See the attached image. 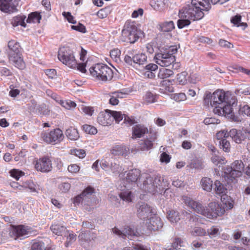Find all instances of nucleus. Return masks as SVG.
Instances as JSON below:
<instances>
[{
  "label": "nucleus",
  "instance_id": "09e8293b",
  "mask_svg": "<svg viewBox=\"0 0 250 250\" xmlns=\"http://www.w3.org/2000/svg\"><path fill=\"white\" fill-rule=\"evenodd\" d=\"M110 13V8L108 7H104L99 10L97 13V16L100 19H104Z\"/></svg>",
  "mask_w": 250,
  "mask_h": 250
},
{
  "label": "nucleus",
  "instance_id": "5701e85b",
  "mask_svg": "<svg viewBox=\"0 0 250 250\" xmlns=\"http://www.w3.org/2000/svg\"><path fill=\"white\" fill-rule=\"evenodd\" d=\"M141 175L140 171L138 169H133L129 171L126 177V181L128 183H135Z\"/></svg>",
  "mask_w": 250,
  "mask_h": 250
},
{
  "label": "nucleus",
  "instance_id": "2f4dec72",
  "mask_svg": "<svg viewBox=\"0 0 250 250\" xmlns=\"http://www.w3.org/2000/svg\"><path fill=\"white\" fill-rule=\"evenodd\" d=\"M65 134L67 137L71 140H77L79 138V134L77 129L70 127L66 129Z\"/></svg>",
  "mask_w": 250,
  "mask_h": 250
},
{
  "label": "nucleus",
  "instance_id": "0eeeda50",
  "mask_svg": "<svg viewBox=\"0 0 250 250\" xmlns=\"http://www.w3.org/2000/svg\"><path fill=\"white\" fill-rule=\"evenodd\" d=\"M177 52L176 46H170L164 52L155 54L154 59L156 63L162 67H167L176 61L174 56Z\"/></svg>",
  "mask_w": 250,
  "mask_h": 250
},
{
  "label": "nucleus",
  "instance_id": "7c9ffc66",
  "mask_svg": "<svg viewBox=\"0 0 250 250\" xmlns=\"http://www.w3.org/2000/svg\"><path fill=\"white\" fill-rule=\"evenodd\" d=\"M212 181L210 178L205 177L201 180V185L202 188L207 191H210L212 188Z\"/></svg>",
  "mask_w": 250,
  "mask_h": 250
},
{
  "label": "nucleus",
  "instance_id": "ddd939ff",
  "mask_svg": "<svg viewBox=\"0 0 250 250\" xmlns=\"http://www.w3.org/2000/svg\"><path fill=\"white\" fill-rule=\"evenodd\" d=\"M144 223L146 229L150 231H157L160 229L163 226V223L160 217L157 216L154 213L153 214L146 220Z\"/></svg>",
  "mask_w": 250,
  "mask_h": 250
},
{
  "label": "nucleus",
  "instance_id": "a18cd8bd",
  "mask_svg": "<svg viewBox=\"0 0 250 250\" xmlns=\"http://www.w3.org/2000/svg\"><path fill=\"white\" fill-rule=\"evenodd\" d=\"M206 231L207 235H208L210 238L215 237L220 234L219 228L215 226L211 227Z\"/></svg>",
  "mask_w": 250,
  "mask_h": 250
},
{
  "label": "nucleus",
  "instance_id": "7ed1b4c3",
  "mask_svg": "<svg viewBox=\"0 0 250 250\" xmlns=\"http://www.w3.org/2000/svg\"><path fill=\"white\" fill-rule=\"evenodd\" d=\"M58 59L68 67L77 69L83 73L86 72V62L78 63L72 50L67 47L60 48L58 54Z\"/></svg>",
  "mask_w": 250,
  "mask_h": 250
},
{
  "label": "nucleus",
  "instance_id": "e2e57ef3",
  "mask_svg": "<svg viewBox=\"0 0 250 250\" xmlns=\"http://www.w3.org/2000/svg\"><path fill=\"white\" fill-rule=\"evenodd\" d=\"M71 185L69 183L63 182L59 185V188L62 192H66L70 188Z\"/></svg>",
  "mask_w": 250,
  "mask_h": 250
},
{
  "label": "nucleus",
  "instance_id": "2eb2a0df",
  "mask_svg": "<svg viewBox=\"0 0 250 250\" xmlns=\"http://www.w3.org/2000/svg\"><path fill=\"white\" fill-rule=\"evenodd\" d=\"M149 132L151 134L149 138L141 140L139 144L138 148L142 151L148 150L153 148V142L157 139V132H152L151 128H149Z\"/></svg>",
  "mask_w": 250,
  "mask_h": 250
},
{
  "label": "nucleus",
  "instance_id": "f3484780",
  "mask_svg": "<svg viewBox=\"0 0 250 250\" xmlns=\"http://www.w3.org/2000/svg\"><path fill=\"white\" fill-rule=\"evenodd\" d=\"M98 123L104 126L111 125L113 123V118L111 110L106 109L100 112L97 117Z\"/></svg>",
  "mask_w": 250,
  "mask_h": 250
},
{
  "label": "nucleus",
  "instance_id": "473e14b6",
  "mask_svg": "<svg viewBox=\"0 0 250 250\" xmlns=\"http://www.w3.org/2000/svg\"><path fill=\"white\" fill-rule=\"evenodd\" d=\"M42 19V16L40 13L38 12H32L28 15L26 20L27 23H40Z\"/></svg>",
  "mask_w": 250,
  "mask_h": 250
},
{
  "label": "nucleus",
  "instance_id": "c03bdc74",
  "mask_svg": "<svg viewBox=\"0 0 250 250\" xmlns=\"http://www.w3.org/2000/svg\"><path fill=\"white\" fill-rule=\"evenodd\" d=\"M59 103L62 106L67 109H71L76 106V104L70 100L65 101L60 100Z\"/></svg>",
  "mask_w": 250,
  "mask_h": 250
},
{
  "label": "nucleus",
  "instance_id": "dca6fc26",
  "mask_svg": "<svg viewBox=\"0 0 250 250\" xmlns=\"http://www.w3.org/2000/svg\"><path fill=\"white\" fill-rule=\"evenodd\" d=\"M112 231L114 234L124 239L126 237L139 235V232L136 229H134V227H131L130 226H125L123 230L114 227L112 229Z\"/></svg>",
  "mask_w": 250,
  "mask_h": 250
},
{
  "label": "nucleus",
  "instance_id": "c756f323",
  "mask_svg": "<svg viewBox=\"0 0 250 250\" xmlns=\"http://www.w3.org/2000/svg\"><path fill=\"white\" fill-rule=\"evenodd\" d=\"M25 19V16L18 15L15 16L12 19L11 24L14 27L20 25L23 27H25L26 26V24L24 21Z\"/></svg>",
  "mask_w": 250,
  "mask_h": 250
},
{
  "label": "nucleus",
  "instance_id": "8fccbe9b",
  "mask_svg": "<svg viewBox=\"0 0 250 250\" xmlns=\"http://www.w3.org/2000/svg\"><path fill=\"white\" fill-rule=\"evenodd\" d=\"M204 102L205 104L208 105L209 104L212 107H215L214 103L212 101V94L210 92H206L204 97Z\"/></svg>",
  "mask_w": 250,
  "mask_h": 250
},
{
  "label": "nucleus",
  "instance_id": "79ce46f5",
  "mask_svg": "<svg viewBox=\"0 0 250 250\" xmlns=\"http://www.w3.org/2000/svg\"><path fill=\"white\" fill-rule=\"evenodd\" d=\"M188 73L186 71H183L179 73L176 76V80L179 84L184 85L187 82V76Z\"/></svg>",
  "mask_w": 250,
  "mask_h": 250
},
{
  "label": "nucleus",
  "instance_id": "cd10ccee",
  "mask_svg": "<svg viewBox=\"0 0 250 250\" xmlns=\"http://www.w3.org/2000/svg\"><path fill=\"white\" fill-rule=\"evenodd\" d=\"M8 47L10 50L8 54H18L21 53V46L19 43L16 40H12L8 43Z\"/></svg>",
  "mask_w": 250,
  "mask_h": 250
},
{
  "label": "nucleus",
  "instance_id": "603ef678",
  "mask_svg": "<svg viewBox=\"0 0 250 250\" xmlns=\"http://www.w3.org/2000/svg\"><path fill=\"white\" fill-rule=\"evenodd\" d=\"M156 96L151 92H147L144 97V100L147 104L154 103L156 101Z\"/></svg>",
  "mask_w": 250,
  "mask_h": 250
},
{
  "label": "nucleus",
  "instance_id": "58836bf2",
  "mask_svg": "<svg viewBox=\"0 0 250 250\" xmlns=\"http://www.w3.org/2000/svg\"><path fill=\"white\" fill-rule=\"evenodd\" d=\"M211 162L215 165H224L227 163L226 158L224 157H220L215 154L212 155L211 158Z\"/></svg>",
  "mask_w": 250,
  "mask_h": 250
},
{
  "label": "nucleus",
  "instance_id": "6e6d98bb",
  "mask_svg": "<svg viewBox=\"0 0 250 250\" xmlns=\"http://www.w3.org/2000/svg\"><path fill=\"white\" fill-rule=\"evenodd\" d=\"M68 233V236L66 237V241L65 242V246L67 247L69 245L71 244L72 242H74L76 240V234L74 233L73 232L71 233L67 232Z\"/></svg>",
  "mask_w": 250,
  "mask_h": 250
},
{
  "label": "nucleus",
  "instance_id": "052dcab7",
  "mask_svg": "<svg viewBox=\"0 0 250 250\" xmlns=\"http://www.w3.org/2000/svg\"><path fill=\"white\" fill-rule=\"evenodd\" d=\"M162 87H164V90L169 92H172L174 91V88L170 84L169 81H163L162 82Z\"/></svg>",
  "mask_w": 250,
  "mask_h": 250
},
{
  "label": "nucleus",
  "instance_id": "b1692460",
  "mask_svg": "<svg viewBox=\"0 0 250 250\" xmlns=\"http://www.w3.org/2000/svg\"><path fill=\"white\" fill-rule=\"evenodd\" d=\"M50 229L54 234L58 236H62L65 232H69V230L66 229L64 226L58 223L52 224L50 226Z\"/></svg>",
  "mask_w": 250,
  "mask_h": 250
},
{
  "label": "nucleus",
  "instance_id": "bb28decb",
  "mask_svg": "<svg viewBox=\"0 0 250 250\" xmlns=\"http://www.w3.org/2000/svg\"><path fill=\"white\" fill-rule=\"evenodd\" d=\"M40 140L46 144L51 145V130H42L39 133Z\"/></svg>",
  "mask_w": 250,
  "mask_h": 250
},
{
  "label": "nucleus",
  "instance_id": "6e6552de",
  "mask_svg": "<svg viewBox=\"0 0 250 250\" xmlns=\"http://www.w3.org/2000/svg\"><path fill=\"white\" fill-rule=\"evenodd\" d=\"M10 236L15 240L22 239L31 232V228L23 225H11Z\"/></svg>",
  "mask_w": 250,
  "mask_h": 250
},
{
  "label": "nucleus",
  "instance_id": "13d9d810",
  "mask_svg": "<svg viewBox=\"0 0 250 250\" xmlns=\"http://www.w3.org/2000/svg\"><path fill=\"white\" fill-rule=\"evenodd\" d=\"M121 55V51L119 49H113L110 52V56L111 58L115 61L116 62L118 61Z\"/></svg>",
  "mask_w": 250,
  "mask_h": 250
},
{
  "label": "nucleus",
  "instance_id": "1a4fd4ad",
  "mask_svg": "<svg viewBox=\"0 0 250 250\" xmlns=\"http://www.w3.org/2000/svg\"><path fill=\"white\" fill-rule=\"evenodd\" d=\"M136 214L137 216L145 221L154 213L153 208L145 202H139L136 204Z\"/></svg>",
  "mask_w": 250,
  "mask_h": 250
},
{
  "label": "nucleus",
  "instance_id": "20e7f679",
  "mask_svg": "<svg viewBox=\"0 0 250 250\" xmlns=\"http://www.w3.org/2000/svg\"><path fill=\"white\" fill-rule=\"evenodd\" d=\"M143 34V32L137 28L135 21H127L122 30L121 40L124 42L133 44Z\"/></svg>",
  "mask_w": 250,
  "mask_h": 250
},
{
  "label": "nucleus",
  "instance_id": "423d86ee",
  "mask_svg": "<svg viewBox=\"0 0 250 250\" xmlns=\"http://www.w3.org/2000/svg\"><path fill=\"white\" fill-rule=\"evenodd\" d=\"M91 76L97 80L110 81L113 77V70L106 64L97 63L89 68Z\"/></svg>",
  "mask_w": 250,
  "mask_h": 250
},
{
  "label": "nucleus",
  "instance_id": "9b49d317",
  "mask_svg": "<svg viewBox=\"0 0 250 250\" xmlns=\"http://www.w3.org/2000/svg\"><path fill=\"white\" fill-rule=\"evenodd\" d=\"M34 165L37 171L43 173L48 172L52 168V161L48 156L36 159L34 161Z\"/></svg>",
  "mask_w": 250,
  "mask_h": 250
},
{
  "label": "nucleus",
  "instance_id": "49530a36",
  "mask_svg": "<svg viewBox=\"0 0 250 250\" xmlns=\"http://www.w3.org/2000/svg\"><path fill=\"white\" fill-rule=\"evenodd\" d=\"M132 192L129 190L121 192L119 194L120 197L124 201L130 202L132 201Z\"/></svg>",
  "mask_w": 250,
  "mask_h": 250
},
{
  "label": "nucleus",
  "instance_id": "a211bd4d",
  "mask_svg": "<svg viewBox=\"0 0 250 250\" xmlns=\"http://www.w3.org/2000/svg\"><path fill=\"white\" fill-rule=\"evenodd\" d=\"M8 59L10 63L20 70L25 68V63L23 61L21 53L18 54H8Z\"/></svg>",
  "mask_w": 250,
  "mask_h": 250
},
{
  "label": "nucleus",
  "instance_id": "a19ab883",
  "mask_svg": "<svg viewBox=\"0 0 250 250\" xmlns=\"http://www.w3.org/2000/svg\"><path fill=\"white\" fill-rule=\"evenodd\" d=\"M221 200L227 209H231L233 207L234 201L229 196H225L221 197Z\"/></svg>",
  "mask_w": 250,
  "mask_h": 250
},
{
  "label": "nucleus",
  "instance_id": "6ab92c4d",
  "mask_svg": "<svg viewBox=\"0 0 250 250\" xmlns=\"http://www.w3.org/2000/svg\"><path fill=\"white\" fill-rule=\"evenodd\" d=\"M149 132V129L144 124H138L132 127V136L133 139L144 137Z\"/></svg>",
  "mask_w": 250,
  "mask_h": 250
},
{
  "label": "nucleus",
  "instance_id": "ea45409f",
  "mask_svg": "<svg viewBox=\"0 0 250 250\" xmlns=\"http://www.w3.org/2000/svg\"><path fill=\"white\" fill-rule=\"evenodd\" d=\"M191 234L195 236H204L207 235V231L203 228L195 227L191 231Z\"/></svg>",
  "mask_w": 250,
  "mask_h": 250
},
{
  "label": "nucleus",
  "instance_id": "bf43d9fd",
  "mask_svg": "<svg viewBox=\"0 0 250 250\" xmlns=\"http://www.w3.org/2000/svg\"><path fill=\"white\" fill-rule=\"evenodd\" d=\"M229 135V133L227 130H222L216 133V138L218 140L222 141L223 139H227Z\"/></svg>",
  "mask_w": 250,
  "mask_h": 250
},
{
  "label": "nucleus",
  "instance_id": "680f3d73",
  "mask_svg": "<svg viewBox=\"0 0 250 250\" xmlns=\"http://www.w3.org/2000/svg\"><path fill=\"white\" fill-rule=\"evenodd\" d=\"M239 114L250 117V106L247 104L241 106L239 109Z\"/></svg>",
  "mask_w": 250,
  "mask_h": 250
},
{
  "label": "nucleus",
  "instance_id": "39448f33",
  "mask_svg": "<svg viewBox=\"0 0 250 250\" xmlns=\"http://www.w3.org/2000/svg\"><path fill=\"white\" fill-rule=\"evenodd\" d=\"M244 164L242 160L234 161L230 166L223 168L224 177L228 183H236L237 178L242 175Z\"/></svg>",
  "mask_w": 250,
  "mask_h": 250
},
{
  "label": "nucleus",
  "instance_id": "4be33fe9",
  "mask_svg": "<svg viewBox=\"0 0 250 250\" xmlns=\"http://www.w3.org/2000/svg\"><path fill=\"white\" fill-rule=\"evenodd\" d=\"M64 135L62 131L56 128L51 129V145H56L60 143L63 139Z\"/></svg>",
  "mask_w": 250,
  "mask_h": 250
},
{
  "label": "nucleus",
  "instance_id": "a878e982",
  "mask_svg": "<svg viewBox=\"0 0 250 250\" xmlns=\"http://www.w3.org/2000/svg\"><path fill=\"white\" fill-rule=\"evenodd\" d=\"M144 189L148 192L154 193L156 190L153 184V177H147L143 183Z\"/></svg>",
  "mask_w": 250,
  "mask_h": 250
},
{
  "label": "nucleus",
  "instance_id": "37998d69",
  "mask_svg": "<svg viewBox=\"0 0 250 250\" xmlns=\"http://www.w3.org/2000/svg\"><path fill=\"white\" fill-rule=\"evenodd\" d=\"M220 148L226 152H229L230 151L231 146L230 143L227 139H223L219 141Z\"/></svg>",
  "mask_w": 250,
  "mask_h": 250
},
{
  "label": "nucleus",
  "instance_id": "9d476101",
  "mask_svg": "<svg viewBox=\"0 0 250 250\" xmlns=\"http://www.w3.org/2000/svg\"><path fill=\"white\" fill-rule=\"evenodd\" d=\"M230 102L223 106V107L220 106H216L213 109V112L215 114H217L220 116H224L231 119L235 122H239V119L238 117L235 116L233 112V108L230 105Z\"/></svg>",
  "mask_w": 250,
  "mask_h": 250
},
{
  "label": "nucleus",
  "instance_id": "de8ad7c7",
  "mask_svg": "<svg viewBox=\"0 0 250 250\" xmlns=\"http://www.w3.org/2000/svg\"><path fill=\"white\" fill-rule=\"evenodd\" d=\"M71 153L79 158H83L86 156V152L83 149H72L71 150Z\"/></svg>",
  "mask_w": 250,
  "mask_h": 250
},
{
  "label": "nucleus",
  "instance_id": "e433bc0d",
  "mask_svg": "<svg viewBox=\"0 0 250 250\" xmlns=\"http://www.w3.org/2000/svg\"><path fill=\"white\" fill-rule=\"evenodd\" d=\"M161 31L168 32L172 31L174 28V23L172 21L165 22L160 25Z\"/></svg>",
  "mask_w": 250,
  "mask_h": 250
},
{
  "label": "nucleus",
  "instance_id": "aec40b11",
  "mask_svg": "<svg viewBox=\"0 0 250 250\" xmlns=\"http://www.w3.org/2000/svg\"><path fill=\"white\" fill-rule=\"evenodd\" d=\"M129 148L124 145L115 144L110 149V153L114 156H126L129 153Z\"/></svg>",
  "mask_w": 250,
  "mask_h": 250
},
{
  "label": "nucleus",
  "instance_id": "774afa93",
  "mask_svg": "<svg viewBox=\"0 0 250 250\" xmlns=\"http://www.w3.org/2000/svg\"><path fill=\"white\" fill-rule=\"evenodd\" d=\"M122 250H148V249L145 248L143 246L135 245L132 247H125Z\"/></svg>",
  "mask_w": 250,
  "mask_h": 250
},
{
  "label": "nucleus",
  "instance_id": "69168bd1",
  "mask_svg": "<svg viewBox=\"0 0 250 250\" xmlns=\"http://www.w3.org/2000/svg\"><path fill=\"white\" fill-rule=\"evenodd\" d=\"M183 243L184 242L181 238H176L172 243V246L174 249H177L179 247H183Z\"/></svg>",
  "mask_w": 250,
  "mask_h": 250
},
{
  "label": "nucleus",
  "instance_id": "f257e3e1",
  "mask_svg": "<svg viewBox=\"0 0 250 250\" xmlns=\"http://www.w3.org/2000/svg\"><path fill=\"white\" fill-rule=\"evenodd\" d=\"M210 7L209 0H191L190 4L186 5L179 10L178 27L182 29L189 25L191 23L190 20H201L204 16L203 11L208 10Z\"/></svg>",
  "mask_w": 250,
  "mask_h": 250
},
{
  "label": "nucleus",
  "instance_id": "4d7b16f0",
  "mask_svg": "<svg viewBox=\"0 0 250 250\" xmlns=\"http://www.w3.org/2000/svg\"><path fill=\"white\" fill-rule=\"evenodd\" d=\"M31 250H45L44 243L42 241L34 242L32 245Z\"/></svg>",
  "mask_w": 250,
  "mask_h": 250
},
{
  "label": "nucleus",
  "instance_id": "72a5a7b5",
  "mask_svg": "<svg viewBox=\"0 0 250 250\" xmlns=\"http://www.w3.org/2000/svg\"><path fill=\"white\" fill-rule=\"evenodd\" d=\"M173 75L174 72L172 70L163 68L159 69L158 77L160 79H165L168 78Z\"/></svg>",
  "mask_w": 250,
  "mask_h": 250
},
{
  "label": "nucleus",
  "instance_id": "3c124183",
  "mask_svg": "<svg viewBox=\"0 0 250 250\" xmlns=\"http://www.w3.org/2000/svg\"><path fill=\"white\" fill-rule=\"evenodd\" d=\"M82 127L83 131H84L86 133L90 134H96L97 133V129L94 126L89 125H84Z\"/></svg>",
  "mask_w": 250,
  "mask_h": 250
},
{
  "label": "nucleus",
  "instance_id": "0e129e2a",
  "mask_svg": "<svg viewBox=\"0 0 250 250\" xmlns=\"http://www.w3.org/2000/svg\"><path fill=\"white\" fill-rule=\"evenodd\" d=\"M187 97L185 93H180L174 94L173 95V99L178 102L183 101L186 100Z\"/></svg>",
  "mask_w": 250,
  "mask_h": 250
},
{
  "label": "nucleus",
  "instance_id": "412c9836",
  "mask_svg": "<svg viewBox=\"0 0 250 250\" xmlns=\"http://www.w3.org/2000/svg\"><path fill=\"white\" fill-rule=\"evenodd\" d=\"M246 133V131L244 132L233 128L229 131V136L235 143L240 144L246 139L245 134Z\"/></svg>",
  "mask_w": 250,
  "mask_h": 250
},
{
  "label": "nucleus",
  "instance_id": "338daca9",
  "mask_svg": "<svg viewBox=\"0 0 250 250\" xmlns=\"http://www.w3.org/2000/svg\"><path fill=\"white\" fill-rule=\"evenodd\" d=\"M67 169L71 173H76L80 171V167L77 164H71L68 166Z\"/></svg>",
  "mask_w": 250,
  "mask_h": 250
},
{
  "label": "nucleus",
  "instance_id": "5fc2aeb1",
  "mask_svg": "<svg viewBox=\"0 0 250 250\" xmlns=\"http://www.w3.org/2000/svg\"><path fill=\"white\" fill-rule=\"evenodd\" d=\"M111 113H112L113 121L115 120L117 123H119L125 116V114H123L120 111H111Z\"/></svg>",
  "mask_w": 250,
  "mask_h": 250
},
{
  "label": "nucleus",
  "instance_id": "393cba45",
  "mask_svg": "<svg viewBox=\"0 0 250 250\" xmlns=\"http://www.w3.org/2000/svg\"><path fill=\"white\" fill-rule=\"evenodd\" d=\"M94 191V189L91 187H88L80 195L77 196L74 199V203L79 204L82 202L83 198L88 195H91Z\"/></svg>",
  "mask_w": 250,
  "mask_h": 250
},
{
  "label": "nucleus",
  "instance_id": "c85d7f7f",
  "mask_svg": "<svg viewBox=\"0 0 250 250\" xmlns=\"http://www.w3.org/2000/svg\"><path fill=\"white\" fill-rule=\"evenodd\" d=\"M123 93L119 91H115L108 94L110 97L109 103L112 105H116L119 104V98H122Z\"/></svg>",
  "mask_w": 250,
  "mask_h": 250
},
{
  "label": "nucleus",
  "instance_id": "c9c22d12",
  "mask_svg": "<svg viewBox=\"0 0 250 250\" xmlns=\"http://www.w3.org/2000/svg\"><path fill=\"white\" fill-rule=\"evenodd\" d=\"M167 214V218L171 222L176 223L180 219L179 213L177 211L170 210Z\"/></svg>",
  "mask_w": 250,
  "mask_h": 250
},
{
  "label": "nucleus",
  "instance_id": "f03ea898",
  "mask_svg": "<svg viewBox=\"0 0 250 250\" xmlns=\"http://www.w3.org/2000/svg\"><path fill=\"white\" fill-rule=\"evenodd\" d=\"M182 200L194 211L208 219H216L218 217L222 216L225 212L224 208L218 202H210L207 207H204L200 203L188 196H183Z\"/></svg>",
  "mask_w": 250,
  "mask_h": 250
},
{
  "label": "nucleus",
  "instance_id": "864d4df0",
  "mask_svg": "<svg viewBox=\"0 0 250 250\" xmlns=\"http://www.w3.org/2000/svg\"><path fill=\"white\" fill-rule=\"evenodd\" d=\"M10 176L18 180L20 178L24 175V172L17 169H13L9 172Z\"/></svg>",
  "mask_w": 250,
  "mask_h": 250
},
{
  "label": "nucleus",
  "instance_id": "4c0bfd02",
  "mask_svg": "<svg viewBox=\"0 0 250 250\" xmlns=\"http://www.w3.org/2000/svg\"><path fill=\"white\" fill-rule=\"evenodd\" d=\"M214 190L216 194H225L227 189L225 188L223 184L219 181L216 180L214 182Z\"/></svg>",
  "mask_w": 250,
  "mask_h": 250
},
{
  "label": "nucleus",
  "instance_id": "4468645a",
  "mask_svg": "<svg viewBox=\"0 0 250 250\" xmlns=\"http://www.w3.org/2000/svg\"><path fill=\"white\" fill-rule=\"evenodd\" d=\"M212 101L215 107L219 106V104L223 103H229L231 94L229 92H226L222 90L217 89L212 94Z\"/></svg>",
  "mask_w": 250,
  "mask_h": 250
},
{
  "label": "nucleus",
  "instance_id": "f704fd0d",
  "mask_svg": "<svg viewBox=\"0 0 250 250\" xmlns=\"http://www.w3.org/2000/svg\"><path fill=\"white\" fill-rule=\"evenodd\" d=\"M132 59L134 63L141 65L146 62L147 57L144 53H138L133 56Z\"/></svg>",
  "mask_w": 250,
  "mask_h": 250
},
{
  "label": "nucleus",
  "instance_id": "f8f14e48",
  "mask_svg": "<svg viewBox=\"0 0 250 250\" xmlns=\"http://www.w3.org/2000/svg\"><path fill=\"white\" fill-rule=\"evenodd\" d=\"M19 0H0V11L11 14L18 12Z\"/></svg>",
  "mask_w": 250,
  "mask_h": 250
}]
</instances>
